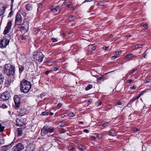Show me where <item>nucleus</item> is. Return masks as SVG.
I'll return each instance as SVG.
<instances>
[{
    "instance_id": "1",
    "label": "nucleus",
    "mask_w": 151,
    "mask_h": 151,
    "mask_svg": "<svg viewBox=\"0 0 151 151\" xmlns=\"http://www.w3.org/2000/svg\"><path fill=\"white\" fill-rule=\"evenodd\" d=\"M31 86V84L29 82L23 79L21 82L20 89L23 92L27 93L29 91Z\"/></svg>"
},
{
    "instance_id": "2",
    "label": "nucleus",
    "mask_w": 151,
    "mask_h": 151,
    "mask_svg": "<svg viewBox=\"0 0 151 151\" xmlns=\"http://www.w3.org/2000/svg\"><path fill=\"white\" fill-rule=\"evenodd\" d=\"M11 38V37L9 35L4 37L2 40H0V47L2 48L5 47L9 44Z\"/></svg>"
},
{
    "instance_id": "3",
    "label": "nucleus",
    "mask_w": 151,
    "mask_h": 151,
    "mask_svg": "<svg viewBox=\"0 0 151 151\" xmlns=\"http://www.w3.org/2000/svg\"><path fill=\"white\" fill-rule=\"evenodd\" d=\"M5 70L8 75H13L15 72L14 68L9 64H6L5 66Z\"/></svg>"
},
{
    "instance_id": "4",
    "label": "nucleus",
    "mask_w": 151,
    "mask_h": 151,
    "mask_svg": "<svg viewBox=\"0 0 151 151\" xmlns=\"http://www.w3.org/2000/svg\"><path fill=\"white\" fill-rule=\"evenodd\" d=\"M43 57L44 55L41 52H37L34 53V58L40 62L42 61Z\"/></svg>"
},
{
    "instance_id": "5",
    "label": "nucleus",
    "mask_w": 151,
    "mask_h": 151,
    "mask_svg": "<svg viewBox=\"0 0 151 151\" xmlns=\"http://www.w3.org/2000/svg\"><path fill=\"white\" fill-rule=\"evenodd\" d=\"M14 106L16 109H18L20 106V99L17 95H15L14 97Z\"/></svg>"
},
{
    "instance_id": "6",
    "label": "nucleus",
    "mask_w": 151,
    "mask_h": 151,
    "mask_svg": "<svg viewBox=\"0 0 151 151\" xmlns=\"http://www.w3.org/2000/svg\"><path fill=\"white\" fill-rule=\"evenodd\" d=\"M28 24L27 23H23L20 28V30L22 33H25L28 30Z\"/></svg>"
},
{
    "instance_id": "7",
    "label": "nucleus",
    "mask_w": 151,
    "mask_h": 151,
    "mask_svg": "<svg viewBox=\"0 0 151 151\" xmlns=\"http://www.w3.org/2000/svg\"><path fill=\"white\" fill-rule=\"evenodd\" d=\"M24 148V146L21 143H19L16 146L14 147L12 149L13 151H20Z\"/></svg>"
},
{
    "instance_id": "8",
    "label": "nucleus",
    "mask_w": 151,
    "mask_h": 151,
    "mask_svg": "<svg viewBox=\"0 0 151 151\" xmlns=\"http://www.w3.org/2000/svg\"><path fill=\"white\" fill-rule=\"evenodd\" d=\"M22 19L21 16L20 14H17L16 17L15 24L17 25H20L21 24Z\"/></svg>"
},
{
    "instance_id": "9",
    "label": "nucleus",
    "mask_w": 151,
    "mask_h": 151,
    "mask_svg": "<svg viewBox=\"0 0 151 151\" xmlns=\"http://www.w3.org/2000/svg\"><path fill=\"white\" fill-rule=\"evenodd\" d=\"M12 24V22L9 21L7 23L6 26L5 27L4 31V34L6 35L8 33L11 29V28Z\"/></svg>"
},
{
    "instance_id": "10",
    "label": "nucleus",
    "mask_w": 151,
    "mask_h": 151,
    "mask_svg": "<svg viewBox=\"0 0 151 151\" xmlns=\"http://www.w3.org/2000/svg\"><path fill=\"white\" fill-rule=\"evenodd\" d=\"M9 98V94L7 92H4L1 95V100L3 101H6Z\"/></svg>"
},
{
    "instance_id": "11",
    "label": "nucleus",
    "mask_w": 151,
    "mask_h": 151,
    "mask_svg": "<svg viewBox=\"0 0 151 151\" xmlns=\"http://www.w3.org/2000/svg\"><path fill=\"white\" fill-rule=\"evenodd\" d=\"M49 129L48 126H44L41 130V135L42 136H44L47 134L48 133Z\"/></svg>"
},
{
    "instance_id": "12",
    "label": "nucleus",
    "mask_w": 151,
    "mask_h": 151,
    "mask_svg": "<svg viewBox=\"0 0 151 151\" xmlns=\"http://www.w3.org/2000/svg\"><path fill=\"white\" fill-rule=\"evenodd\" d=\"M51 11L52 12H59L61 9H60V7L59 6H57L55 7L53 6H52L50 8Z\"/></svg>"
},
{
    "instance_id": "13",
    "label": "nucleus",
    "mask_w": 151,
    "mask_h": 151,
    "mask_svg": "<svg viewBox=\"0 0 151 151\" xmlns=\"http://www.w3.org/2000/svg\"><path fill=\"white\" fill-rule=\"evenodd\" d=\"M13 145V144L12 143L10 145L3 146L1 147V150L4 151H6L8 148H10Z\"/></svg>"
},
{
    "instance_id": "14",
    "label": "nucleus",
    "mask_w": 151,
    "mask_h": 151,
    "mask_svg": "<svg viewBox=\"0 0 151 151\" xmlns=\"http://www.w3.org/2000/svg\"><path fill=\"white\" fill-rule=\"evenodd\" d=\"M5 8L3 5L0 4V15H2L5 12Z\"/></svg>"
},
{
    "instance_id": "15",
    "label": "nucleus",
    "mask_w": 151,
    "mask_h": 151,
    "mask_svg": "<svg viewBox=\"0 0 151 151\" xmlns=\"http://www.w3.org/2000/svg\"><path fill=\"white\" fill-rule=\"evenodd\" d=\"M137 57L135 56H134L131 53H129L127 55L124 57V58L125 59H130L131 58H132L133 57L136 58Z\"/></svg>"
},
{
    "instance_id": "16",
    "label": "nucleus",
    "mask_w": 151,
    "mask_h": 151,
    "mask_svg": "<svg viewBox=\"0 0 151 151\" xmlns=\"http://www.w3.org/2000/svg\"><path fill=\"white\" fill-rule=\"evenodd\" d=\"M26 8L27 11H31L33 9V6L32 5L29 4L26 5Z\"/></svg>"
},
{
    "instance_id": "17",
    "label": "nucleus",
    "mask_w": 151,
    "mask_h": 151,
    "mask_svg": "<svg viewBox=\"0 0 151 151\" xmlns=\"http://www.w3.org/2000/svg\"><path fill=\"white\" fill-rule=\"evenodd\" d=\"M26 114V112H25V110L24 109H21L19 113V115L20 116H22Z\"/></svg>"
},
{
    "instance_id": "18",
    "label": "nucleus",
    "mask_w": 151,
    "mask_h": 151,
    "mask_svg": "<svg viewBox=\"0 0 151 151\" xmlns=\"http://www.w3.org/2000/svg\"><path fill=\"white\" fill-rule=\"evenodd\" d=\"M88 49L90 51L94 50L95 49V47L93 46V45H89L88 46Z\"/></svg>"
},
{
    "instance_id": "19",
    "label": "nucleus",
    "mask_w": 151,
    "mask_h": 151,
    "mask_svg": "<svg viewBox=\"0 0 151 151\" xmlns=\"http://www.w3.org/2000/svg\"><path fill=\"white\" fill-rule=\"evenodd\" d=\"M109 134L111 136H114L115 135V132L114 131L111 130L109 132Z\"/></svg>"
},
{
    "instance_id": "20",
    "label": "nucleus",
    "mask_w": 151,
    "mask_h": 151,
    "mask_svg": "<svg viewBox=\"0 0 151 151\" xmlns=\"http://www.w3.org/2000/svg\"><path fill=\"white\" fill-rule=\"evenodd\" d=\"M18 132L17 134L18 136H21L22 134V130L21 128H18L17 129Z\"/></svg>"
},
{
    "instance_id": "21",
    "label": "nucleus",
    "mask_w": 151,
    "mask_h": 151,
    "mask_svg": "<svg viewBox=\"0 0 151 151\" xmlns=\"http://www.w3.org/2000/svg\"><path fill=\"white\" fill-rule=\"evenodd\" d=\"M142 44H138L135 46V49H138L141 48L143 46Z\"/></svg>"
},
{
    "instance_id": "22",
    "label": "nucleus",
    "mask_w": 151,
    "mask_h": 151,
    "mask_svg": "<svg viewBox=\"0 0 151 151\" xmlns=\"http://www.w3.org/2000/svg\"><path fill=\"white\" fill-rule=\"evenodd\" d=\"M24 68L21 65L19 66V71L20 73H21L24 70Z\"/></svg>"
},
{
    "instance_id": "23",
    "label": "nucleus",
    "mask_w": 151,
    "mask_h": 151,
    "mask_svg": "<svg viewBox=\"0 0 151 151\" xmlns=\"http://www.w3.org/2000/svg\"><path fill=\"white\" fill-rule=\"evenodd\" d=\"M137 68H133L132 70H131L129 71V73L130 74L132 73L135 72V71H137Z\"/></svg>"
},
{
    "instance_id": "24",
    "label": "nucleus",
    "mask_w": 151,
    "mask_h": 151,
    "mask_svg": "<svg viewBox=\"0 0 151 151\" xmlns=\"http://www.w3.org/2000/svg\"><path fill=\"white\" fill-rule=\"evenodd\" d=\"M92 87V86L91 85H88L85 88V90L86 91L88 90L91 88Z\"/></svg>"
},
{
    "instance_id": "25",
    "label": "nucleus",
    "mask_w": 151,
    "mask_h": 151,
    "mask_svg": "<svg viewBox=\"0 0 151 151\" xmlns=\"http://www.w3.org/2000/svg\"><path fill=\"white\" fill-rule=\"evenodd\" d=\"M21 39L23 40H25L27 39V36L24 34L21 37Z\"/></svg>"
},
{
    "instance_id": "26",
    "label": "nucleus",
    "mask_w": 151,
    "mask_h": 151,
    "mask_svg": "<svg viewBox=\"0 0 151 151\" xmlns=\"http://www.w3.org/2000/svg\"><path fill=\"white\" fill-rule=\"evenodd\" d=\"M98 6H102L103 5V3L102 1H99L97 2V4Z\"/></svg>"
},
{
    "instance_id": "27",
    "label": "nucleus",
    "mask_w": 151,
    "mask_h": 151,
    "mask_svg": "<svg viewBox=\"0 0 151 151\" xmlns=\"http://www.w3.org/2000/svg\"><path fill=\"white\" fill-rule=\"evenodd\" d=\"M4 127L2 126L1 124H0V132H2L4 131Z\"/></svg>"
},
{
    "instance_id": "28",
    "label": "nucleus",
    "mask_w": 151,
    "mask_h": 151,
    "mask_svg": "<svg viewBox=\"0 0 151 151\" xmlns=\"http://www.w3.org/2000/svg\"><path fill=\"white\" fill-rule=\"evenodd\" d=\"M75 115V114L73 112L70 113L68 114V116L69 117H72L74 116Z\"/></svg>"
},
{
    "instance_id": "29",
    "label": "nucleus",
    "mask_w": 151,
    "mask_h": 151,
    "mask_svg": "<svg viewBox=\"0 0 151 151\" xmlns=\"http://www.w3.org/2000/svg\"><path fill=\"white\" fill-rule=\"evenodd\" d=\"M147 90H148V89H145L144 90L142 91L140 94V95L141 96L143 95L146 92Z\"/></svg>"
},
{
    "instance_id": "30",
    "label": "nucleus",
    "mask_w": 151,
    "mask_h": 151,
    "mask_svg": "<svg viewBox=\"0 0 151 151\" xmlns=\"http://www.w3.org/2000/svg\"><path fill=\"white\" fill-rule=\"evenodd\" d=\"M48 114V112L44 111L42 112L41 115L42 116H45L47 115Z\"/></svg>"
},
{
    "instance_id": "31",
    "label": "nucleus",
    "mask_w": 151,
    "mask_h": 151,
    "mask_svg": "<svg viewBox=\"0 0 151 151\" xmlns=\"http://www.w3.org/2000/svg\"><path fill=\"white\" fill-rule=\"evenodd\" d=\"M109 124V122H106L105 123H104L102 125V126L104 127H105L106 126L108 125Z\"/></svg>"
},
{
    "instance_id": "32",
    "label": "nucleus",
    "mask_w": 151,
    "mask_h": 151,
    "mask_svg": "<svg viewBox=\"0 0 151 151\" xmlns=\"http://www.w3.org/2000/svg\"><path fill=\"white\" fill-rule=\"evenodd\" d=\"M109 48V47H106L105 46H104L102 47V49L104 50H107Z\"/></svg>"
},
{
    "instance_id": "33",
    "label": "nucleus",
    "mask_w": 151,
    "mask_h": 151,
    "mask_svg": "<svg viewBox=\"0 0 151 151\" xmlns=\"http://www.w3.org/2000/svg\"><path fill=\"white\" fill-rule=\"evenodd\" d=\"M135 100H136V99H135L134 98V97L133 98H132V99H131L130 100V102L128 103V104H130V103H131L132 102H133V101H135Z\"/></svg>"
},
{
    "instance_id": "34",
    "label": "nucleus",
    "mask_w": 151,
    "mask_h": 151,
    "mask_svg": "<svg viewBox=\"0 0 151 151\" xmlns=\"http://www.w3.org/2000/svg\"><path fill=\"white\" fill-rule=\"evenodd\" d=\"M143 27H144L146 29H147L148 28V26L147 24H143Z\"/></svg>"
},
{
    "instance_id": "35",
    "label": "nucleus",
    "mask_w": 151,
    "mask_h": 151,
    "mask_svg": "<svg viewBox=\"0 0 151 151\" xmlns=\"http://www.w3.org/2000/svg\"><path fill=\"white\" fill-rule=\"evenodd\" d=\"M51 40L52 42H56L58 41V40L56 38H52Z\"/></svg>"
},
{
    "instance_id": "36",
    "label": "nucleus",
    "mask_w": 151,
    "mask_h": 151,
    "mask_svg": "<svg viewBox=\"0 0 151 151\" xmlns=\"http://www.w3.org/2000/svg\"><path fill=\"white\" fill-rule=\"evenodd\" d=\"M122 52V51L116 52V55H120L121 54Z\"/></svg>"
},
{
    "instance_id": "37",
    "label": "nucleus",
    "mask_w": 151,
    "mask_h": 151,
    "mask_svg": "<svg viewBox=\"0 0 151 151\" xmlns=\"http://www.w3.org/2000/svg\"><path fill=\"white\" fill-rule=\"evenodd\" d=\"M13 15V11L12 10H11V11L9 13V15L8 16V17H11Z\"/></svg>"
},
{
    "instance_id": "38",
    "label": "nucleus",
    "mask_w": 151,
    "mask_h": 151,
    "mask_svg": "<svg viewBox=\"0 0 151 151\" xmlns=\"http://www.w3.org/2000/svg\"><path fill=\"white\" fill-rule=\"evenodd\" d=\"M101 103V101H99L97 102L96 103V104L97 106H99L100 105Z\"/></svg>"
},
{
    "instance_id": "39",
    "label": "nucleus",
    "mask_w": 151,
    "mask_h": 151,
    "mask_svg": "<svg viewBox=\"0 0 151 151\" xmlns=\"http://www.w3.org/2000/svg\"><path fill=\"white\" fill-rule=\"evenodd\" d=\"M54 131V129L53 128L51 129H49V132H49L50 133H52Z\"/></svg>"
},
{
    "instance_id": "40",
    "label": "nucleus",
    "mask_w": 151,
    "mask_h": 151,
    "mask_svg": "<svg viewBox=\"0 0 151 151\" xmlns=\"http://www.w3.org/2000/svg\"><path fill=\"white\" fill-rule=\"evenodd\" d=\"M102 79H103V80H104L102 77H100L97 78L98 81H100Z\"/></svg>"
},
{
    "instance_id": "41",
    "label": "nucleus",
    "mask_w": 151,
    "mask_h": 151,
    "mask_svg": "<svg viewBox=\"0 0 151 151\" xmlns=\"http://www.w3.org/2000/svg\"><path fill=\"white\" fill-rule=\"evenodd\" d=\"M136 88V86H134L132 87H131L130 88V89H131L134 90Z\"/></svg>"
},
{
    "instance_id": "42",
    "label": "nucleus",
    "mask_w": 151,
    "mask_h": 151,
    "mask_svg": "<svg viewBox=\"0 0 151 151\" xmlns=\"http://www.w3.org/2000/svg\"><path fill=\"white\" fill-rule=\"evenodd\" d=\"M133 81V80L132 79H129L128 80L127 82L128 83L130 84H131L132 83V82Z\"/></svg>"
},
{
    "instance_id": "43",
    "label": "nucleus",
    "mask_w": 151,
    "mask_h": 151,
    "mask_svg": "<svg viewBox=\"0 0 151 151\" xmlns=\"http://www.w3.org/2000/svg\"><path fill=\"white\" fill-rule=\"evenodd\" d=\"M93 0H85V1L83 2L82 4H83L84 3H86V2H89L90 1H92Z\"/></svg>"
},
{
    "instance_id": "44",
    "label": "nucleus",
    "mask_w": 151,
    "mask_h": 151,
    "mask_svg": "<svg viewBox=\"0 0 151 151\" xmlns=\"http://www.w3.org/2000/svg\"><path fill=\"white\" fill-rule=\"evenodd\" d=\"M72 5L71 4H68L67 5V7L68 8H70L72 7Z\"/></svg>"
},
{
    "instance_id": "45",
    "label": "nucleus",
    "mask_w": 151,
    "mask_h": 151,
    "mask_svg": "<svg viewBox=\"0 0 151 151\" xmlns=\"http://www.w3.org/2000/svg\"><path fill=\"white\" fill-rule=\"evenodd\" d=\"M133 130L134 132H136L139 131V129L137 128H134L133 129Z\"/></svg>"
},
{
    "instance_id": "46",
    "label": "nucleus",
    "mask_w": 151,
    "mask_h": 151,
    "mask_svg": "<svg viewBox=\"0 0 151 151\" xmlns=\"http://www.w3.org/2000/svg\"><path fill=\"white\" fill-rule=\"evenodd\" d=\"M2 107L3 109H5L7 108V106L6 105L4 104L2 105Z\"/></svg>"
},
{
    "instance_id": "47",
    "label": "nucleus",
    "mask_w": 151,
    "mask_h": 151,
    "mask_svg": "<svg viewBox=\"0 0 151 151\" xmlns=\"http://www.w3.org/2000/svg\"><path fill=\"white\" fill-rule=\"evenodd\" d=\"M65 132V130L64 129H62L61 130L60 132L61 133H63Z\"/></svg>"
},
{
    "instance_id": "48",
    "label": "nucleus",
    "mask_w": 151,
    "mask_h": 151,
    "mask_svg": "<svg viewBox=\"0 0 151 151\" xmlns=\"http://www.w3.org/2000/svg\"><path fill=\"white\" fill-rule=\"evenodd\" d=\"M96 138L95 137H91V140L92 141H94L95 140Z\"/></svg>"
},
{
    "instance_id": "49",
    "label": "nucleus",
    "mask_w": 151,
    "mask_h": 151,
    "mask_svg": "<svg viewBox=\"0 0 151 151\" xmlns=\"http://www.w3.org/2000/svg\"><path fill=\"white\" fill-rule=\"evenodd\" d=\"M117 56H113L112 57L111 59H112L113 60H114L116 58H117Z\"/></svg>"
},
{
    "instance_id": "50",
    "label": "nucleus",
    "mask_w": 151,
    "mask_h": 151,
    "mask_svg": "<svg viewBox=\"0 0 151 151\" xmlns=\"http://www.w3.org/2000/svg\"><path fill=\"white\" fill-rule=\"evenodd\" d=\"M141 96V95H140V94H139L138 96L135 97H134V98L136 100L137 99H139Z\"/></svg>"
},
{
    "instance_id": "51",
    "label": "nucleus",
    "mask_w": 151,
    "mask_h": 151,
    "mask_svg": "<svg viewBox=\"0 0 151 151\" xmlns=\"http://www.w3.org/2000/svg\"><path fill=\"white\" fill-rule=\"evenodd\" d=\"M58 70V67H55L54 68V71H56Z\"/></svg>"
},
{
    "instance_id": "52",
    "label": "nucleus",
    "mask_w": 151,
    "mask_h": 151,
    "mask_svg": "<svg viewBox=\"0 0 151 151\" xmlns=\"http://www.w3.org/2000/svg\"><path fill=\"white\" fill-rule=\"evenodd\" d=\"M150 82V80H145L144 81V82L145 83H149Z\"/></svg>"
},
{
    "instance_id": "53",
    "label": "nucleus",
    "mask_w": 151,
    "mask_h": 151,
    "mask_svg": "<svg viewBox=\"0 0 151 151\" xmlns=\"http://www.w3.org/2000/svg\"><path fill=\"white\" fill-rule=\"evenodd\" d=\"M83 132L86 133H88L89 132L88 130L86 129H84L83 130Z\"/></svg>"
},
{
    "instance_id": "54",
    "label": "nucleus",
    "mask_w": 151,
    "mask_h": 151,
    "mask_svg": "<svg viewBox=\"0 0 151 151\" xmlns=\"http://www.w3.org/2000/svg\"><path fill=\"white\" fill-rule=\"evenodd\" d=\"M117 104L119 105H122V103L120 101H119Z\"/></svg>"
},
{
    "instance_id": "55",
    "label": "nucleus",
    "mask_w": 151,
    "mask_h": 151,
    "mask_svg": "<svg viewBox=\"0 0 151 151\" xmlns=\"http://www.w3.org/2000/svg\"><path fill=\"white\" fill-rule=\"evenodd\" d=\"M19 120L18 119H17L16 120V123H17V124L18 125V126H20L21 124H19V123H18V121H19Z\"/></svg>"
},
{
    "instance_id": "56",
    "label": "nucleus",
    "mask_w": 151,
    "mask_h": 151,
    "mask_svg": "<svg viewBox=\"0 0 151 151\" xmlns=\"http://www.w3.org/2000/svg\"><path fill=\"white\" fill-rule=\"evenodd\" d=\"M62 104L61 103H60L58 104L57 106L59 107H60L61 106H62Z\"/></svg>"
},
{
    "instance_id": "57",
    "label": "nucleus",
    "mask_w": 151,
    "mask_h": 151,
    "mask_svg": "<svg viewBox=\"0 0 151 151\" xmlns=\"http://www.w3.org/2000/svg\"><path fill=\"white\" fill-rule=\"evenodd\" d=\"M50 72V71L49 70H47L45 72V74L46 75H48V74Z\"/></svg>"
},
{
    "instance_id": "58",
    "label": "nucleus",
    "mask_w": 151,
    "mask_h": 151,
    "mask_svg": "<svg viewBox=\"0 0 151 151\" xmlns=\"http://www.w3.org/2000/svg\"><path fill=\"white\" fill-rule=\"evenodd\" d=\"M93 9V6H92L90 8V10H92Z\"/></svg>"
},
{
    "instance_id": "59",
    "label": "nucleus",
    "mask_w": 151,
    "mask_h": 151,
    "mask_svg": "<svg viewBox=\"0 0 151 151\" xmlns=\"http://www.w3.org/2000/svg\"><path fill=\"white\" fill-rule=\"evenodd\" d=\"M70 19H74V17L73 18V16H70Z\"/></svg>"
},
{
    "instance_id": "60",
    "label": "nucleus",
    "mask_w": 151,
    "mask_h": 151,
    "mask_svg": "<svg viewBox=\"0 0 151 151\" xmlns=\"http://www.w3.org/2000/svg\"><path fill=\"white\" fill-rule=\"evenodd\" d=\"M61 116L62 118H64V117H65V115L64 114H62L61 115Z\"/></svg>"
},
{
    "instance_id": "61",
    "label": "nucleus",
    "mask_w": 151,
    "mask_h": 151,
    "mask_svg": "<svg viewBox=\"0 0 151 151\" xmlns=\"http://www.w3.org/2000/svg\"><path fill=\"white\" fill-rule=\"evenodd\" d=\"M79 124H83V122H79Z\"/></svg>"
},
{
    "instance_id": "62",
    "label": "nucleus",
    "mask_w": 151,
    "mask_h": 151,
    "mask_svg": "<svg viewBox=\"0 0 151 151\" xmlns=\"http://www.w3.org/2000/svg\"><path fill=\"white\" fill-rule=\"evenodd\" d=\"M50 115H51V116H52V115H53L54 114L53 113H52V112H50Z\"/></svg>"
},
{
    "instance_id": "63",
    "label": "nucleus",
    "mask_w": 151,
    "mask_h": 151,
    "mask_svg": "<svg viewBox=\"0 0 151 151\" xmlns=\"http://www.w3.org/2000/svg\"><path fill=\"white\" fill-rule=\"evenodd\" d=\"M131 36V35H127V36H126V37H130Z\"/></svg>"
},
{
    "instance_id": "64",
    "label": "nucleus",
    "mask_w": 151,
    "mask_h": 151,
    "mask_svg": "<svg viewBox=\"0 0 151 151\" xmlns=\"http://www.w3.org/2000/svg\"><path fill=\"white\" fill-rule=\"evenodd\" d=\"M109 37L110 38L113 37V36L112 35H110L109 36Z\"/></svg>"
}]
</instances>
